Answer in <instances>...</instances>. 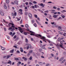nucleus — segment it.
<instances>
[{
    "mask_svg": "<svg viewBox=\"0 0 66 66\" xmlns=\"http://www.w3.org/2000/svg\"><path fill=\"white\" fill-rule=\"evenodd\" d=\"M65 61H66V60H65V59H64L61 62V64H62V63H64V62H65Z\"/></svg>",
    "mask_w": 66,
    "mask_h": 66,
    "instance_id": "nucleus-18",
    "label": "nucleus"
},
{
    "mask_svg": "<svg viewBox=\"0 0 66 66\" xmlns=\"http://www.w3.org/2000/svg\"><path fill=\"white\" fill-rule=\"evenodd\" d=\"M60 47L61 48H62V49H65V48H64V47H63V46L62 45L60 44Z\"/></svg>",
    "mask_w": 66,
    "mask_h": 66,
    "instance_id": "nucleus-11",
    "label": "nucleus"
},
{
    "mask_svg": "<svg viewBox=\"0 0 66 66\" xmlns=\"http://www.w3.org/2000/svg\"><path fill=\"white\" fill-rule=\"evenodd\" d=\"M56 46L59 50H60V46H59V45H56Z\"/></svg>",
    "mask_w": 66,
    "mask_h": 66,
    "instance_id": "nucleus-13",
    "label": "nucleus"
},
{
    "mask_svg": "<svg viewBox=\"0 0 66 66\" xmlns=\"http://www.w3.org/2000/svg\"><path fill=\"white\" fill-rule=\"evenodd\" d=\"M58 33H59V34H61V35L62 34V33L60 31H58Z\"/></svg>",
    "mask_w": 66,
    "mask_h": 66,
    "instance_id": "nucleus-53",
    "label": "nucleus"
},
{
    "mask_svg": "<svg viewBox=\"0 0 66 66\" xmlns=\"http://www.w3.org/2000/svg\"><path fill=\"white\" fill-rule=\"evenodd\" d=\"M54 15H56V14H57V12H54Z\"/></svg>",
    "mask_w": 66,
    "mask_h": 66,
    "instance_id": "nucleus-60",
    "label": "nucleus"
},
{
    "mask_svg": "<svg viewBox=\"0 0 66 66\" xmlns=\"http://www.w3.org/2000/svg\"><path fill=\"white\" fill-rule=\"evenodd\" d=\"M19 59L18 58H14V60H16V61H17V60H19Z\"/></svg>",
    "mask_w": 66,
    "mask_h": 66,
    "instance_id": "nucleus-21",
    "label": "nucleus"
},
{
    "mask_svg": "<svg viewBox=\"0 0 66 66\" xmlns=\"http://www.w3.org/2000/svg\"><path fill=\"white\" fill-rule=\"evenodd\" d=\"M25 27L26 28H28L29 27V26L27 24H26V25H25Z\"/></svg>",
    "mask_w": 66,
    "mask_h": 66,
    "instance_id": "nucleus-25",
    "label": "nucleus"
},
{
    "mask_svg": "<svg viewBox=\"0 0 66 66\" xmlns=\"http://www.w3.org/2000/svg\"><path fill=\"white\" fill-rule=\"evenodd\" d=\"M2 50H4L5 49V48H4V47H1Z\"/></svg>",
    "mask_w": 66,
    "mask_h": 66,
    "instance_id": "nucleus-23",
    "label": "nucleus"
},
{
    "mask_svg": "<svg viewBox=\"0 0 66 66\" xmlns=\"http://www.w3.org/2000/svg\"><path fill=\"white\" fill-rule=\"evenodd\" d=\"M24 9H25V10H27L28 9V8H27V6H26L25 7Z\"/></svg>",
    "mask_w": 66,
    "mask_h": 66,
    "instance_id": "nucleus-56",
    "label": "nucleus"
},
{
    "mask_svg": "<svg viewBox=\"0 0 66 66\" xmlns=\"http://www.w3.org/2000/svg\"><path fill=\"white\" fill-rule=\"evenodd\" d=\"M49 65H50V64H49V63H47V64H46V66H49Z\"/></svg>",
    "mask_w": 66,
    "mask_h": 66,
    "instance_id": "nucleus-54",
    "label": "nucleus"
},
{
    "mask_svg": "<svg viewBox=\"0 0 66 66\" xmlns=\"http://www.w3.org/2000/svg\"><path fill=\"white\" fill-rule=\"evenodd\" d=\"M19 13L21 15H22V12H19Z\"/></svg>",
    "mask_w": 66,
    "mask_h": 66,
    "instance_id": "nucleus-40",
    "label": "nucleus"
},
{
    "mask_svg": "<svg viewBox=\"0 0 66 66\" xmlns=\"http://www.w3.org/2000/svg\"><path fill=\"white\" fill-rule=\"evenodd\" d=\"M58 29L59 30L62 31V27H61L60 26H58Z\"/></svg>",
    "mask_w": 66,
    "mask_h": 66,
    "instance_id": "nucleus-6",
    "label": "nucleus"
},
{
    "mask_svg": "<svg viewBox=\"0 0 66 66\" xmlns=\"http://www.w3.org/2000/svg\"><path fill=\"white\" fill-rule=\"evenodd\" d=\"M41 38L42 39H43V41H44V42H45V43H46L47 42L45 40H46V38H45V37H41Z\"/></svg>",
    "mask_w": 66,
    "mask_h": 66,
    "instance_id": "nucleus-2",
    "label": "nucleus"
},
{
    "mask_svg": "<svg viewBox=\"0 0 66 66\" xmlns=\"http://www.w3.org/2000/svg\"><path fill=\"white\" fill-rule=\"evenodd\" d=\"M10 2V1L9 0H6V3H7V4H8V3H9Z\"/></svg>",
    "mask_w": 66,
    "mask_h": 66,
    "instance_id": "nucleus-14",
    "label": "nucleus"
},
{
    "mask_svg": "<svg viewBox=\"0 0 66 66\" xmlns=\"http://www.w3.org/2000/svg\"><path fill=\"white\" fill-rule=\"evenodd\" d=\"M46 46V45H43L42 46V49H44L45 47H45Z\"/></svg>",
    "mask_w": 66,
    "mask_h": 66,
    "instance_id": "nucleus-24",
    "label": "nucleus"
},
{
    "mask_svg": "<svg viewBox=\"0 0 66 66\" xmlns=\"http://www.w3.org/2000/svg\"><path fill=\"white\" fill-rule=\"evenodd\" d=\"M33 3H34V4H36V3H37V2L35 1H34Z\"/></svg>",
    "mask_w": 66,
    "mask_h": 66,
    "instance_id": "nucleus-44",
    "label": "nucleus"
},
{
    "mask_svg": "<svg viewBox=\"0 0 66 66\" xmlns=\"http://www.w3.org/2000/svg\"><path fill=\"white\" fill-rule=\"evenodd\" d=\"M17 53H20V52L18 50L16 51Z\"/></svg>",
    "mask_w": 66,
    "mask_h": 66,
    "instance_id": "nucleus-42",
    "label": "nucleus"
},
{
    "mask_svg": "<svg viewBox=\"0 0 66 66\" xmlns=\"http://www.w3.org/2000/svg\"><path fill=\"white\" fill-rule=\"evenodd\" d=\"M25 40V42H26V43H28V39L27 38H26Z\"/></svg>",
    "mask_w": 66,
    "mask_h": 66,
    "instance_id": "nucleus-17",
    "label": "nucleus"
},
{
    "mask_svg": "<svg viewBox=\"0 0 66 66\" xmlns=\"http://www.w3.org/2000/svg\"><path fill=\"white\" fill-rule=\"evenodd\" d=\"M32 52H33V51L32 50L30 51L29 52L30 53H32Z\"/></svg>",
    "mask_w": 66,
    "mask_h": 66,
    "instance_id": "nucleus-45",
    "label": "nucleus"
},
{
    "mask_svg": "<svg viewBox=\"0 0 66 66\" xmlns=\"http://www.w3.org/2000/svg\"><path fill=\"white\" fill-rule=\"evenodd\" d=\"M32 23H34V20H32Z\"/></svg>",
    "mask_w": 66,
    "mask_h": 66,
    "instance_id": "nucleus-48",
    "label": "nucleus"
},
{
    "mask_svg": "<svg viewBox=\"0 0 66 66\" xmlns=\"http://www.w3.org/2000/svg\"><path fill=\"white\" fill-rule=\"evenodd\" d=\"M61 13H64V12H66V11L65 10H62V11H61Z\"/></svg>",
    "mask_w": 66,
    "mask_h": 66,
    "instance_id": "nucleus-20",
    "label": "nucleus"
},
{
    "mask_svg": "<svg viewBox=\"0 0 66 66\" xmlns=\"http://www.w3.org/2000/svg\"><path fill=\"white\" fill-rule=\"evenodd\" d=\"M22 57V59H24V61H27V58L26 57L23 56Z\"/></svg>",
    "mask_w": 66,
    "mask_h": 66,
    "instance_id": "nucleus-7",
    "label": "nucleus"
},
{
    "mask_svg": "<svg viewBox=\"0 0 66 66\" xmlns=\"http://www.w3.org/2000/svg\"><path fill=\"white\" fill-rule=\"evenodd\" d=\"M6 36L8 39H10V37H9V36Z\"/></svg>",
    "mask_w": 66,
    "mask_h": 66,
    "instance_id": "nucleus-43",
    "label": "nucleus"
},
{
    "mask_svg": "<svg viewBox=\"0 0 66 66\" xmlns=\"http://www.w3.org/2000/svg\"><path fill=\"white\" fill-rule=\"evenodd\" d=\"M61 18V17L60 16L58 18V19L57 20H59V19H60Z\"/></svg>",
    "mask_w": 66,
    "mask_h": 66,
    "instance_id": "nucleus-41",
    "label": "nucleus"
},
{
    "mask_svg": "<svg viewBox=\"0 0 66 66\" xmlns=\"http://www.w3.org/2000/svg\"><path fill=\"white\" fill-rule=\"evenodd\" d=\"M55 10H49V11H50L51 13L52 14H53V13H54V12H55Z\"/></svg>",
    "mask_w": 66,
    "mask_h": 66,
    "instance_id": "nucleus-1",
    "label": "nucleus"
},
{
    "mask_svg": "<svg viewBox=\"0 0 66 66\" xmlns=\"http://www.w3.org/2000/svg\"><path fill=\"white\" fill-rule=\"evenodd\" d=\"M1 15L2 16H4V13L3 12H1V13H0Z\"/></svg>",
    "mask_w": 66,
    "mask_h": 66,
    "instance_id": "nucleus-12",
    "label": "nucleus"
},
{
    "mask_svg": "<svg viewBox=\"0 0 66 66\" xmlns=\"http://www.w3.org/2000/svg\"><path fill=\"white\" fill-rule=\"evenodd\" d=\"M49 18L50 19H52V18H51V15H50V16L49 17Z\"/></svg>",
    "mask_w": 66,
    "mask_h": 66,
    "instance_id": "nucleus-32",
    "label": "nucleus"
},
{
    "mask_svg": "<svg viewBox=\"0 0 66 66\" xmlns=\"http://www.w3.org/2000/svg\"><path fill=\"white\" fill-rule=\"evenodd\" d=\"M27 30L28 31H30V29H29L27 28Z\"/></svg>",
    "mask_w": 66,
    "mask_h": 66,
    "instance_id": "nucleus-61",
    "label": "nucleus"
},
{
    "mask_svg": "<svg viewBox=\"0 0 66 66\" xmlns=\"http://www.w3.org/2000/svg\"><path fill=\"white\" fill-rule=\"evenodd\" d=\"M4 7L5 9H7V6L6 5H4Z\"/></svg>",
    "mask_w": 66,
    "mask_h": 66,
    "instance_id": "nucleus-19",
    "label": "nucleus"
},
{
    "mask_svg": "<svg viewBox=\"0 0 66 66\" xmlns=\"http://www.w3.org/2000/svg\"><path fill=\"white\" fill-rule=\"evenodd\" d=\"M11 56V55H7V57H6V59H8L9 58H10V57Z\"/></svg>",
    "mask_w": 66,
    "mask_h": 66,
    "instance_id": "nucleus-5",
    "label": "nucleus"
},
{
    "mask_svg": "<svg viewBox=\"0 0 66 66\" xmlns=\"http://www.w3.org/2000/svg\"><path fill=\"white\" fill-rule=\"evenodd\" d=\"M47 37H48V38H51V36H50V35H48L47 36Z\"/></svg>",
    "mask_w": 66,
    "mask_h": 66,
    "instance_id": "nucleus-52",
    "label": "nucleus"
},
{
    "mask_svg": "<svg viewBox=\"0 0 66 66\" xmlns=\"http://www.w3.org/2000/svg\"><path fill=\"white\" fill-rule=\"evenodd\" d=\"M14 50L13 49L12 50H11L10 51V53H13L14 52Z\"/></svg>",
    "mask_w": 66,
    "mask_h": 66,
    "instance_id": "nucleus-10",
    "label": "nucleus"
},
{
    "mask_svg": "<svg viewBox=\"0 0 66 66\" xmlns=\"http://www.w3.org/2000/svg\"><path fill=\"white\" fill-rule=\"evenodd\" d=\"M36 20V22H37V23L38 24H40L39 22H38V20Z\"/></svg>",
    "mask_w": 66,
    "mask_h": 66,
    "instance_id": "nucleus-26",
    "label": "nucleus"
},
{
    "mask_svg": "<svg viewBox=\"0 0 66 66\" xmlns=\"http://www.w3.org/2000/svg\"><path fill=\"white\" fill-rule=\"evenodd\" d=\"M14 3L15 4H16L17 5H18V1H14Z\"/></svg>",
    "mask_w": 66,
    "mask_h": 66,
    "instance_id": "nucleus-8",
    "label": "nucleus"
},
{
    "mask_svg": "<svg viewBox=\"0 0 66 66\" xmlns=\"http://www.w3.org/2000/svg\"><path fill=\"white\" fill-rule=\"evenodd\" d=\"M60 43H61V45H63V42L61 41Z\"/></svg>",
    "mask_w": 66,
    "mask_h": 66,
    "instance_id": "nucleus-46",
    "label": "nucleus"
},
{
    "mask_svg": "<svg viewBox=\"0 0 66 66\" xmlns=\"http://www.w3.org/2000/svg\"><path fill=\"white\" fill-rule=\"evenodd\" d=\"M51 54V55H52V56L53 57L54 56V55L52 53V54Z\"/></svg>",
    "mask_w": 66,
    "mask_h": 66,
    "instance_id": "nucleus-57",
    "label": "nucleus"
},
{
    "mask_svg": "<svg viewBox=\"0 0 66 66\" xmlns=\"http://www.w3.org/2000/svg\"><path fill=\"white\" fill-rule=\"evenodd\" d=\"M26 4V5H28V2H26L25 3Z\"/></svg>",
    "mask_w": 66,
    "mask_h": 66,
    "instance_id": "nucleus-50",
    "label": "nucleus"
},
{
    "mask_svg": "<svg viewBox=\"0 0 66 66\" xmlns=\"http://www.w3.org/2000/svg\"><path fill=\"white\" fill-rule=\"evenodd\" d=\"M12 16H13V17H14V16H15V15L13 13H12Z\"/></svg>",
    "mask_w": 66,
    "mask_h": 66,
    "instance_id": "nucleus-38",
    "label": "nucleus"
},
{
    "mask_svg": "<svg viewBox=\"0 0 66 66\" xmlns=\"http://www.w3.org/2000/svg\"><path fill=\"white\" fill-rule=\"evenodd\" d=\"M58 40L59 42H60V41L61 40V38H59L58 39Z\"/></svg>",
    "mask_w": 66,
    "mask_h": 66,
    "instance_id": "nucleus-22",
    "label": "nucleus"
},
{
    "mask_svg": "<svg viewBox=\"0 0 66 66\" xmlns=\"http://www.w3.org/2000/svg\"><path fill=\"white\" fill-rule=\"evenodd\" d=\"M56 9L58 11H60V8H57Z\"/></svg>",
    "mask_w": 66,
    "mask_h": 66,
    "instance_id": "nucleus-39",
    "label": "nucleus"
},
{
    "mask_svg": "<svg viewBox=\"0 0 66 66\" xmlns=\"http://www.w3.org/2000/svg\"><path fill=\"white\" fill-rule=\"evenodd\" d=\"M35 36H36V37H38V35H36Z\"/></svg>",
    "mask_w": 66,
    "mask_h": 66,
    "instance_id": "nucleus-51",
    "label": "nucleus"
},
{
    "mask_svg": "<svg viewBox=\"0 0 66 66\" xmlns=\"http://www.w3.org/2000/svg\"><path fill=\"white\" fill-rule=\"evenodd\" d=\"M27 46H28V47H30V48H31V45L30 44H27Z\"/></svg>",
    "mask_w": 66,
    "mask_h": 66,
    "instance_id": "nucleus-15",
    "label": "nucleus"
},
{
    "mask_svg": "<svg viewBox=\"0 0 66 66\" xmlns=\"http://www.w3.org/2000/svg\"><path fill=\"white\" fill-rule=\"evenodd\" d=\"M29 4H30V5L32 4V3L31 2H30L29 3Z\"/></svg>",
    "mask_w": 66,
    "mask_h": 66,
    "instance_id": "nucleus-62",
    "label": "nucleus"
},
{
    "mask_svg": "<svg viewBox=\"0 0 66 66\" xmlns=\"http://www.w3.org/2000/svg\"><path fill=\"white\" fill-rule=\"evenodd\" d=\"M10 61L8 62L7 63V64H10V63H11V62H12L11 61H10V60H9Z\"/></svg>",
    "mask_w": 66,
    "mask_h": 66,
    "instance_id": "nucleus-31",
    "label": "nucleus"
},
{
    "mask_svg": "<svg viewBox=\"0 0 66 66\" xmlns=\"http://www.w3.org/2000/svg\"><path fill=\"white\" fill-rule=\"evenodd\" d=\"M12 34H13L12 32H10V35H12Z\"/></svg>",
    "mask_w": 66,
    "mask_h": 66,
    "instance_id": "nucleus-64",
    "label": "nucleus"
},
{
    "mask_svg": "<svg viewBox=\"0 0 66 66\" xmlns=\"http://www.w3.org/2000/svg\"><path fill=\"white\" fill-rule=\"evenodd\" d=\"M39 64H40V65H43V63H42V62H39Z\"/></svg>",
    "mask_w": 66,
    "mask_h": 66,
    "instance_id": "nucleus-28",
    "label": "nucleus"
},
{
    "mask_svg": "<svg viewBox=\"0 0 66 66\" xmlns=\"http://www.w3.org/2000/svg\"><path fill=\"white\" fill-rule=\"evenodd\" d=\"M58 16V15H54L53 16V17L54 18H56L57 17V16Z\"/></svg>",
    "mask_w": 66,
    "mask_h": 66,
    "instance_id": "nucleus-16",
    "label": "nucleus"
},
{
    "mask_svg": "<svg viewBox=\"0 0 66 66\" xmlns=\"http://www.w3.org/2000/svg\"><path fill=\"white\" fill-rule=\"evenodd\" d=\"M34 25L35 26V27H37V24H36V23L34 24Z\"/></svg>",
    "mask_w": 66,
    "mask_h": 66,
    "instance_id": "nucleus-27",
    "label": "nucleus"
},
{
    "mask_svg": "<svg viewBox=\"0 0 66 66\" xmlns=\"http://www.w3.org/2000/svg\"><path fill=\"white\" fill-rule=\"evenodd\" d=\"M24 14L25 15H27V14H28V13L27 12H25Z\"/></svg>",
    "mask_w": 66,
    "mask_h": 66,
    "instance_id": "nucleus-36",
    "label": "nucleus"
},
{
    "mask_svg": "<svg viewBox=\"0 0 66 66\" xmlns=\"http://www.w3.org/2000/svg\"><path fill=\"white\" fill-rule=\"evenodd\" d=\"M19 29V30H22V28H21V27H18Z\"/></svg>",
    "mask_w": 66,
    "mask_h": 66,
    "instance_id": "nucleus-33",
    "label": "nucleus"
},
{
    "mask_svg": "<svg viewBox=\"0 0 66 66\" xmlns=\"http://www.w3.org/2000/svg\"><path fill=\"white\" fill-rule=\"evenodd\" d=\"M57 14H59V15H60V14L61 13V12H57Z\"/></svg>",
    "mask_w": 66,
    "mask_h": 66,
    "instance_id": "nucleus-55",
    "label": "nucleus"
},
{
    "mask_svg": "<svg viewBox=\"0 0 66 66\" xmlns=\"http://www.w3.org/2000/svg\"><path fill=\"white\" fill-rule=\"evenodd\" d=\"M43 3H41L40 4V6H43Z\"/></svg>",
    "mask_w": 66,
    "mask_h": 66,
    "instance_id": "nucleus-63",
    "label": "nucleus"
},
{
    "mask_svg": "<svg viewBox=\"0 0 66 66\" xmlns=\"http://www.w3.org/2000/svg\"><path fill=\"white\" fill-rule=\"evenodd\" d=\"M22 20H21L20 22V23L21 24V23H22Z\"/></svg>",
    "mask_w": 66,
    "mask_h": 66,
    "instance_id": "nucleus-47",
    "label": "nucleus"
},
{
    "mask_svg": "<svg viewBox=\"0 0 66 66\" xmlns=\"http://www.w3.org/2000/svg\"><path fill=\"white\" fill-rule=\"evenodd\" d=\"M53 9H57V7H56L55 6H54V7H53Z\"/></svg>",
    "mask_w": 66,
    "mask_h": 66,
    "instance_id": "nucleus-35",
    "label": "nucleus"
},
{
    "mask_svg": "<svg viewBox=\"0 0 66 66\" xmlns=\"http://www.w3.org/2000/svg\"><path fill=\"white\" fill-rule=\"evenodd\" d=\"M10 24H11L12 26H11V27L12 28H15V26H14V24L12 23H10Z\"/></svg>",
    "mask_w": 66,
    "mask_h": 66,
    "instance_id": "nucleus-3",
    "label": "nucleus"
},
{
    "mask_svg": "<svg viewBox=\"0 0 66 66\" xmlns=\"http://www.w3.org/2000/svg\"><path fill=\"white\" fill-rule=\"evenodd\" d=\"M29 59L30 60H31L32 59V57L31 56L29 58Z\"/></svg>",
    "mask_w": 66,
    "mask_h": 66,
    "instance_id": "nucleus-34",
    "label": "nucleus"
},
{
    "mask_svg": "<svg viewBox=\"0 0 66 66\" xmlns=\"http://www.w3.org/2000/svg\"><path fill=\"white\" fill-rule=\"evenodd\" d=\"M13 47L14 48H15L16 49H17V46H14Z\"/></svg>",
    "mask_w": 66,
    "mask_h": 66,
    "instance_id": "nucleus-49",
    "label": "nucleus"
},
{
    "mask_svg": "<svg viewBox=\"0 0 66 66\" xmlns=\"http://www.w3.org/2000/svg\"><path fill=\"white\" fill-rule=\"evenodd\" d=\"M63 59H64V57H62L59 60V61H60V62H61V61H63Z\"/></svg>",
    "mask_w": 66,
    "mask_h": 66,
    "instance_id": "nucleus-9",
    "label": "nucleus"
},
{
    "mask_svg": "<svg viewBox=\"0 0 66 66\" xmlns=\"http://www.w3.org/2000/svg\"><path fill=\"white\" fill-rule=\"evenodd\" d=\"M62 17V18H64L65 17V16L64 15H62L61 16Z\"/></svg>",
    "mask_w": 66,
    "mask_h": 66,
    "instance_id": "nucleus-37",
    "label": "nucleus"
},
{
    "mask_svg": "<svg viewBox=\"0 0 66 66\" xmlns=\"http://www.w3.org/2000/svg\"><path fill=\"white\" fill-rule=\"evenodd\" d=\"M35 8H37V5H35Z\"/></svg>",
    "mask_w": 66,
    "mask_h": 66,
    "instance_id": "nucleus-58",
    "label": "nucleus"
},
{
    "mask_svg": "<svg viewBox=\"0 0 66 66\" xmlns=\"http://www.w3.org/2000/svg\"><path fill=\"white\" fill-rule=\"evenodd\" d=\"M23 34L24 35H27V32H24Z\"/></svg>",
    "mask_w": 66,
    "mask_h": 66,
    "instance_id": "nucleus-29",
    "label": "nucleus"
},
{
    "mask_svg": "<svg viewBox=\"0 0 66 66\" xmlns=\"http://www.w3.org/2000/svg\"><path fill=\"white\" fill-rule=\"evenodd\" d=\"M30 54H31V53H29L28 54H27V55L28 56H30Z\"/></svg>",
    "mask_w": 66,
    "mask_h": 66,
    "instance_id": "nucleus-30",
    "label": "nucleus"
},
{
    "mask_svg": "<svg viewBox=\"0 0 66 66\" xmlns=\"http://www.w3.org/2000/svg\"><path fill=\"white\" fill-rule=\"evenodd\" d=\"M29 16L30 18H31L32 17V14L31 13H29Z\"/></svg>",
    "mask_w": 66,
    "mask_h": 66,
    "instance_id": "nucleus-4",
    "label": "nucleus"
},
{
    "mask_svg": "<svg viewBox=\"0 0 66 66\" xmlns=\"http://www.w3.org/2000/svg\"><path fill=\"white\" fill-rule=\"evenodd\" d=\"M16 14H17V13L16 12H15L14 13V15L16 16Z\"/></svg>",
    "mask_w": 66,
    "mask_h": 66,
    "instance_id": "nucleus-59",
    "label": "nucleus"
}]
</instances>
